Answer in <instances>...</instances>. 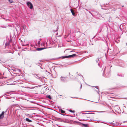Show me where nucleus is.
Masks as SVG:
<instances>
[{"instance_id":"f257e3e1","label":"nucleus","mask_w":127,"mask_h":127,"mask_svg":"<svg viewBox=\"0 0 127 127\" xmlns=\"http://www.w3.org/2000/svg\"><path fill=\"white\" fill-rule=\"evenodd\" d=\"M111 69L109 67H106L103 71V73L105 74V76L106 77H108L110 75Z\"/></svg>"},{"instance_id":"f03ea898","label":"nucleus","mask_w":127,"mask_h":127,"mask_svg":"<svg viewBox=\"0 0 127 127\" xmlns=\"http://www.w3.org/2000/svg\"><path fill=\"white\" fill-rule=\"evenodd\" d=\"M76 55L75 54H73L71 55L67 56H63L62 57L63 59H64L66 58H70L72 57H74Z\"/></svg>"},{"instance_id":"7ed1b4c3","label":"nucleus","mask_w":127,"mask_h":127,"mask_svg":"<svg viewBox=\"0 0 127 127\" xmlns=\"http://www.w3.org/2000/svg\"><path fill=\"white\" fill-rule=\"evenodd\" d=\"M27 5L29 7L30 9H32V8L33 7V5L30 2H28L27 3Z\"/></svg>"},{"instance_id":"20e7f679","label":"nucleus","mask_w":127,"mask_h":127,"mask_svg":"<svg viewBox=\"0 0 127 127\" xmlns=\"http://www.w3.org/2000/svg\"><path fill=\"white\" fill-rule=\"evenodd\" d=\"M7 110H6L5 112L2 111L1 114H0V120L2 119L4 117V113L6 112Z\"/></svg>"},{"instance_id":"39448f33","label":"nucleus","mask_w":127,"mask_h":127,"mask_svg":"<svg viewBox=\"0 0 127 127\" xmlns=\"http://www.w3.org/2000/svg\"><path fill=\"white\" fill-rule=\"evenodd\" d=\"M32 62L30 61H29L27 63V65L29 67H32Z\"/></svg>"},{"instance_id":"423d86ee","label":"nucleus","mask_w":127,"mask_h":127,"mask_svg":"<svg viewBox=\"0 0 127 127\" xmlns=\"http://www.w3.org/2000/svg\"><path fill=\"white\" fill-rule=\"evenodd\" d=\"M67 77H64L61 76L60 78V80L62 81L65 82L66 80Z\"/></svg>"},{"instance_id":"0eeeda50","label":"nucleus","mask_w":127,"mask_h":127,"mask_svg":"<svg viewBox=\"0 0 127 127\" xmlns=\"http://www.w3.org/2000/svg\"><path fill=\"white\" fill-rule=\"evenodd\" d=\"M46 48H43V47H41L39 48H37L36 49V50L37 51H40L43 50L44 49H46Z\"/></svg>"},{"instance_id":"6e6552de","label":"nucleus","mask_w":127,"mask_h":127,"mask_svg":"<svg viewBox=\"0 0 127 127\" xmlns=\"http://www.w3.org/2000/svg\"><path fill=\"white\" fill-rule=\"evenodd\" d=\"M120 63L119 66L122 67H124L125 66V64L123 63L122 62V63Z\"/></svg>"},{"instance_id":"1a4fd4ad","label":"nucleus","mask_w":127,"mask_h":127,"mask_svg":"<svg viewBox=\"0 0 127 127\" xmlns=\"http://www.w3.org/2000/svg\"><path fill=\"white\" fill-rule=\"evenodd\" d=\"M59 111L60 112H61L62 113H64L65 112L62 109L60 108L59 109Z\"/></svg>"},{"instance_id":"9d476101","label":"nucleus","mask_w":127,"mask_h":127,"mask_svg":"<svg viewBox=\"0 0 127 127\" xmlns=\"http://www.w3.org/2000/svg\"><path fill=\"white\" fill-rule=\"evenodd\" d=\"M70 11L72 13V15H73L74 16H75V13L74 12V10L72 9H70Z\"/></svg>"},{"instance_id":"9b49d317","label":"nucleus","mask_w":127,"mask_h":127,"mask_svg":"<svg viewBox=\"0 0 127 127\" xmlns=\"http://www.w3.org/2000/svg\"><path fill=\"white\" fill-rule=\"evenodd\" d=\"M118 76L120 77H124V74H117Z\"/></svg>"},{"instance_id":"f8f14e48","label":"nucleus","mask_w":127,"mask_h":127,"mask_svg":"<svg viewBox=\"0 0 127 127\" xmlns=\"http://www.w3.org/2000/svg\"><path fill=\"white\" fill-rule=\"evenodd\" d=\"M26 120L27 121V122H32V121L30 120L28 118H26Z\"/></svg>"},{"instance_id":"ddd939ff","label":"nucleus","mask_w":127,"mask_h":127,"mask_svg":"<svg viewBox=\"0 0 127 127\" xmlns=\"http://www.w3.org/2000/svg\"><path fill=\"white\" fill-rule=\"evenodd\" d=\"M82 125L84 127H88V125L87 124H84L82 123Z\"/></svg>"},{"instance_id":"4468645a","label":"nucleus","mask_w":127,"mask_h":127,"mask_svg":"<svg viewBox=\"0 0 127 127\" xmlns=\"http://www.w3.org/2000/svg\"><path fill=\"white\" fill-rule=\"evenodd\" d=\"M50 44V41L49 40H47V42H46V45L47 46L48 45V44Z\"/></svg>"},{"instance_id":"2eb2a0df","label":"nucleus","mask_w":127,"mask_h":127,"mask_svg":"<svg viewBox=\"0 0 127 127\" xmlns=\"http://www.w3.org/2000/svg\"><path fill=\"white\" fill-rule=\"evenodd\" d=\"M46 97H48L49 99H52V97L50 95H48Z\"/></svg>"},{"instance_id":"dca6fc26","label":"nucleus","mask_w":127,"mask_h":127,"mask_svg":"<svg viewBox=\"0 0 127 127\" xmlns=\"http://www.w3.org/2000/svg\"><path fill=\"white\" fill-rule=\"evenodd\" d=\"M8 0L10 3H11L14 2L12 0Z\"/></svg>"},{"instance_id":"f3484780","label":"nucleus","mask_w":127,"mask_h":127,"mask_svg":"<svg viewBox=\"0 0 127 127\" xmlns=\"http://www.w3.org/2000/svg\"><path fill=\"white\" fill-rule=\"evenodd\" d=\"M68 111L71 113H74L75 112V111H72L71 109L69 110Z\"/></svg>"},{"instance_id":"a211bd4d","label":"nucleus","mask_w":127,"mask_h":127,"mask_svg":"<svg viewBox=\"0 0 127 127\" xmlns=\"http://www.w3.org/2000/svg\"><path fill=\"white\" fill-rule=\"evenodd\" d=\"M110 124H111L112 125H113V126H116V124L114 123H110Z\"/></svg>"},{"instance_id":"6ab92c4d","label":"nucleus","mask_w":127,"mask_h":127,"mask_svg":"<svg viewBox=\"0 0 127 127\" xmlns=\"http://www.w3.org/2000/svg\"><path fill=\"white\" fill-rule=\"evenodd\" d=\"M35 64H36V65H38V64H39V65H41V64L39 62H38V63H35Z\"/></svg>"},{"instance_id":"aec40b11","label":"nucleus","mask_w":127,"mask_h":127,"mask_svg":"<svg viewBox=\"0 0 127 127\" xmlns=\"http://www.w3.org/2000/svg\"><path fill=\"white\" fill-rule=\"evenodd\" d=\"M58 26L57 27V30H54L53 31V32H57V30H58Z\"/></svg>"},{"instance_id":"412c9836","label":"nucleus","mask_w":127,"mask_h":127,"mask_svg":"<svg viewBox=\"0 0 127 127\" xmlns=\"http://www.w3.org/2000/svg\"><path fill=\"white\" fill-rule=\"evenodd\" d=\"M9 43H10L9 42H8V43H6L5 44V45L6 46H7V45H9Z\"/></svg>"},{"instance_id":"4be33fe9","label":"nucleus","mask_w":127,"mask_h":127,"mask_svg":"<svg viewBox=\"0 0 127 127\" xmlns=\"http://www.w3.org/2000/svg\"><path fill=\"white\" fill-rule=\"evenodd\" d=\"M22 45L23 46H28V44H22Z\"/></svg>"},{"instance_id":"5701e85b","label":"nucleus","mask_w":127,"mask_h":127,"mask_svg":"<svg viewBox=\"0 0 127 127\" xmlns=\"http://www.w3.org/2000/svg\"><path fill=\"white\" fill-rule=\"evenodd\" d=\"M96 62H97V63L99 61V59H96Z\"/></svg>"},{"instance_id":"b1692460","label":"nucleus","mask_w":127,"mask_h":127,"mask_svg":"<svg viewBox=\"0 0 127 127\" xmlns=\"http://www.w3.org/2000/svg\"><path fill=\"white\" fill-rule=\"evenodd\" d=\"M12 70H13V71L14 72H16V70H17L16 69H12Z\"/></svg>"},{"instance_id":"393cba45","label":"nucleus","mask_w":127,"mask_h":127,"mask_svg":"<svg viewBox=\"0 0 127 127\" xmlns=\"http://www.w3.org/2000/svg\"><path fill=\"white\" fill-rule=\"evenodd\" d=\"M96 89H98V87L97 86H96L95 87Z\"/></svg>"},{"instance_id":"a878e982","label":"nucleus","mask_w":127,"mask_h":127,"mask_svg":"<svg viewBox=\"0 0 127 127\" xmlns=\"http://www.w3.org/2000/svg\"><path fill=\"white\" fill-rule=\"evenodd\" d=\"M84 114H92V113H84Z\"/></svg>"},{"instance_id":"bb28decb","label":"nucleus","mask_w":127,"mask_h":127,"mask_svg":"<svg viewBox=\"0 0 127 127\" xmlns=\"http://www.w3.org/2000/svg\"><path fill=\"white\" fill-rule=\"evenodd\" d=\"M117 108L118 110H119V107H115V108Z\"/></svg>"},{"instance_id":"cd10ccee","label":"nucleus","mask_w":127,"mask_h":127,"mask_svg":"<svg viewBox=\"0 0 127 127\" xmlns=\"http://www.w3.org/2000/svg\"><path fill=\"white\" fill-rule=\"evenodd\" d=\"M100 122V123H103L104 124H105V123H104V122H101V121H100V122Z\"/></svg>"},{"instance_id":"c85d7f7f","label":"nucleus","mask_w":127,"mask_h":127,"mask_svg":"<svg viewBox=\"0 0 127 127\" xmlns=\"http://www.w3.org/2000/svg\"><path fill=\"white\" fill-rule=\"evenodd\" d=\"M98 66L99 67H100V64H99V63H98Z\"/></svg>"},{"instance_id":"c756f323","label":"nucleus","mask_w":127,"mask_h":127,"mask_svg":"<svg viewBox=\"0 0 127 127\" xmlns=\"http://www.w3.org/2000/svg\"><path fill=\"white\" fill-rule=\"evenodd\" d=\"M98 91H97V92L99 94V92H100L98 91Z\"/></svg>"},{"instance_id":"7c9ffc66","label":"nucleus","mask_w":127,"mask_h":127,"mask_svg":"<svg viewBox=\"0 0 127 127\" xmlns=\"http://www.w3.org/2000/svg\"><path fill=\"white\" fill-rule=\"evenodd\" d=\"M89 13H90L91 14H92V15H92V13L91 12H90L89 11Z\"/></svg>"},{"instance_id":"2f4dec72","label":"nucleus","mask_w":127,"mask_h":127,"mask_svg":"<svg viewBox=\"0 0 127 127\" xmlns=\"http://www.w3.org/2000/svg\"><path fill=\"white\" fill-rule=\"evenodd\" d=\"M39 67H40V68H41V69H42V68L40 66H39Z\"/></svg>"},{"instance_id":"473e14b6","label":"nucleus","mask_w":127,"mask_h":127,"mask_svg":"<svg viewBox=\"0 0 127 127\" xmlns=\"http://www.w3.org/2000/svg\"><path fill=\"white\" fill-rule=\"evenodd\" d=\"M81 88H82V84H81V85L80 89H81Z\"/></svg>"},{"instance_id":"72a5a7b5","label":"nucleus","mask_w":127,"mask_h":127,"mask_svg":"<svg viewBox=\"0 0 127 127\" xmlns=\"http://www.w3.org/2000/svg\"><path fill=\"white\" fill-rule=\"evenodd\" d=\"M30 102H31V103H34L33 102V101H31Z\"/></svg>"},{"instance_id":"f704fd0d","label":"nucleus","mask_w":127,"mask_h":127,"mask_svg":"<svg viewBox=\"0 0 127 127\" xmlns=\"http://www.w3.org/2000/svg\"><path fill=\"white\" fill-rule=\"evenodd\" d=\"M85 10H86L88 11V10H87V9H85Z\"/></svg>"},{"instance_id":"c9c22d12","label":"nucleus","mask_w":127,"mask_h":127,"mask_svg":"<svg viewBox=\"0 0 127 127\" xmlns=\"http://www.w3.org/2000/svg\"><path fill=\"white\" fill-rule=\"evenodd\" d=\"M121 61V60H120L119 61V62H120V61Z\"/></svg>"},{"instance_id":"e433bc0d","label":"nucleus","mask_w":127,"mask_h":127,"mask_svg":"<svg viewBox=\"0 0 127 127\" xmlns=\"http://www.w3.org/2000/svg\"><path fill=\"white\" fill-rule=\"evenodd\" d=\"M80 75H81V74H79V75H79V76H80Z\"/></svg>"},{"instance_id":"4c0bfd02","label":"nucleus","mask_w":127,"mask_h":127,"mask_svg":"<svg viewBox=\"0 0 127 127\" xmlns=\"http://www.w3.org/2000/svg\"><path fill=\"white\" fill-rule=\"evenodd\" d=\"M124 6V5H123V6H122V7H123Z\"/></svg>"},{"instance_id":"58836bf2","label":"nucleus","mask_w":127,"mask_h":127,"mask_svg":"<svg viewBox=\"0 0 127 127\" xmlns=\"http://www.w3.org/2000/svg\"><path fill=\"white\" fill-rule=\"evenodd\" d=\"M18 70L20 71V70Z\"/></svg>"},{"instance_id":"ea45409f","label":"nucleus","mask_w":127,"mask_h":127,"mask_svg":"<svg viewBox=\"0 0 127 127\" xmlns=\"http://www.w3.org/2000/svg\"><path fill=\"white\" fill-rule=\"evenodd\" d=\"M87 112H89V111H87Z\"/></svg>"},{"instance_id":"a19ab883","label":"nucleus","mask_w":127,"mask_h":127,"mask_svg":"<svg viewBox=\"0 0 127 127\" xmlns=\"http://www.w3.org/2000/svg\"><path fill=\"white\" fill-rule=\"evenodd\" d=\"M1 61L0 60V61Z\"/></svg>"}]
</instances>
